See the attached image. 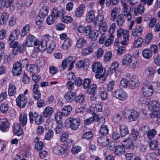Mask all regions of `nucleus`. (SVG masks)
Returning <instances> with one entry per match:
<instances>
[{
  "label": "nucleus",
  "mask_w": 160,
  "mask_h": 160,
  "mask_svg": "<svg viewBox=\"0 0 160 160\" xmlns=\"http://www.w3.org/2000/svg\"><path fill=\"white\" fill-rule=\"evenodd\" d=\"M53 152L55 154L61 155L64 154L66 155L69 152V150L67 146L62 145L55 146L53 148Z\"/></svg>",
  "instance_id": "obj_3"
},
{
  "label": "nucleus",
  "mask_w": 160,
  "mask_h": 160,
  "mask_svg": "<svg viewBox=\"0 0 160 160\" xmlns=\"http://www.w3.org/2000/svg\"><path fill=\"white\" fill-rule=\"evenodd\" d=\"M97 142L101 146H105L109 143V139L107 137L101 136L98 138Z\"/></svg>",
  "instance_id": "obj_19"
},
{
  "label": "nucleus",
  "mask_w": 160,
  "mask_h": 160,
  "mask_svg": "<svg viewBox=\"0 0 160 160\" xmlns=\"http://www.w3.org/2000/svg\"><path fill=\"white\" fill-rule=\"evenodd\" d=\"M119 130L122 137H124L128 134L129 130L127 126L125 124H122L119 126Z\"/></svg>",
  "instance_id": "obj_22"
},
{
  "label": "nucleus",
  "mask_w": 160,
  "mask_h": 160,
  "mask_svg": "<svg viewBox=\"0 0 160 160\" xmlns=\"http://www.w3.org/2000/svg\"><path fill=\"white\" fill-rule=\"evenodd\" d=\"M97 88V86L95 84L91 85L88 88L87 92L89 94H94L95 91Z\"/></svg>",
  "instance_id": "obj_47"
},
{
  "label": "nucleus",
  "mask_w": 160,
  "mask_h": 160,
  "mask_svg": "<svg viewBox=\"0 0 160 160\" xmlns=\"http://www.w3.org/2000/svg\"><path fill=\"white\" fill-rule=\"evenodd\" d=\"M113 38L114 37L113 34H110L109 38L105 41L104 45L107 47L110 46L113 42Z\"/></svg>",
  "instance_id": "obj_59"
},
{
  "label": "nucleus",
  "mask_w": 160,
  "mask_h": 160,
  "mask_svg": "<svg viewBox=\"0 0 160 160\" xmlns=\"http://www.w3.org/2000/svg\"><path fill=\"white\" fill-rule=\"evenodd\" d=\"M16 92V88L15 86L12 84H10L8 89V93L10 96H13Z\"/></svg>",
  "instance_id": "obj_40"
},
{
  "label": "nucleus",
  "mask_w": 160,
  "mask_h": 160,
  "mask_svg": "<svg viewBox=\"0 0 160 160\" xmlns=\"http://www.w3.org/2000/svg\"><path fill=\"white\" fill-rule=\"evenodd\" d=\"M142 91L145 96L150 97L152 95L153 90L150 86L144 85L142 88Z\"/></svg>",
  "instance_id": "obj_13"
},
{
  "label": "nucleus",
  "mask_w": 160,
  "mask_h": 160,
  "mask_svg": "<svg viewBox=\"0 0 160 160\" xmlns=\"http://www.w3.org/2000/svg\"><path fill=\"white\" fill-rule=\"evenodd\" d=\"M30 26L28 24L25 25L23 28L21 33V35L23 37L27 34L30 31Z\"/></svg>",
  "instance_id": "obj_50"
},
{
  "label": "nucleus",
  "mask_w": 160,
  "mask_h": 160,
  "mask_svg": "<svg viewBox=\"0 0 160 160\" xmlns=\"http://www.w3.org/2000/svg\"><path fill=\"white\" fill-rule=\"evenodd\" d=\"M125 151V148L123 145H118L115 149L114 153L117 155H120L124 154Z\"/></svg>",
  "instance_id": "obj_31"
},
{
  "label": "nucleus",
  "mask_w": 160,
  "mask_h": 160,
  "mask_svg": "<svg viewBox=\"0 0 160 160\" xmlns=\"http://www.w3.org/2000/svg\"><path fill=\"white\" fill-rule=\"evenodd\" d=\"M85 5L84 4H81L76 9L75 15L78 18L81 17L83 14L85 10Z\"/></svg>",
  "instance_id": "obj_28"
},
{
  "label": "nucleus",
  "mask_w": 160,
  "mask_h": 160,
  "mask_svg": "<svg viewBox=\"0 0 160 160\" xmlns=\"http://www.w3.org/2000/svg\"><path fill=\"white\" fill-rule=\"evenodd\" d=\"M55 17L53 14L49 15L47 18L46 22L49 25L52 24L55 21Z\"/></svg>",
  "instance_id": "obj_61"
},
{
  "label": "nucleus",
  "mask_w": 160,
  "mask_h": 160,
  "mask_svg": "<svg viewBox=\"0 0 160 160\" xmlns=\"http://www.w3.org/2000/svg\"><path fill=\"white\" fill-rule=\"evenodd\" d=\"M119 64L116 62H113L111 64L109 69V72L112 73L114 72L118 68Z\"/></svg>",
  "instance_id": "obj_55"
},
{
  "label": "nucleus",
  "mask_w": 160,
  "mask_h": 160,
  "mask_svg": "<svg viewBox=\"0 0 160 160\" xmlns=\"http://www.w3.org/2000/svg\"><path fill=\"white\" fill-rule=\"evenodd\" d=\"M123 35V41H121V43L122 45H125L127 43V41L129 39V32L126 30H124Z\"/></svg>",
  "instance_id": "obj_44"
},
{
  "label": "nucleus",
  "mask_w": 160,
  "mask_h": 160,
  "mask_svg": "<svg viewBox=\"0 0 160 160\" xmlns=\"http://www.w3.org/2000/svg\"><path fill=\"white\" fill-rule=\"evenodd\" d=\"M150 114V117L151 118L160 119V111L154 110Z\"/></svg>",
  "instance_id": "obj_54"
},
{
  "label": "nucleus",
  "mask_w": 160,
  "mask_h": 160,
  "mask_svg": "<svg viewBox=\"0 0 160 160\" xmlns=\"http://www.w3.org/2000/svg\"><path fill=\"white\" fill-rule=\"evenodd\" d=\"M24 46L23 44L19 45L15 50H12V53L11 55L15 56L16 55L18 52H19L20 53H22L24 51Z\"/></svg>",
  "instance_id": "obj_34"
},
{
  "label": "nucleus",
  "mask_w": 160,
  "mask_h": 160,
  "mask_svg": "<svg viewBox=\"0 0 160 160\" xmlns=\"http://www.w3.org/2000/svg\"><path fill=\"white\" fill-rule=\"evenodd\" d=\"M22 67L20 62H16L13 65V67L12 71L13 75L15 76H18L21 74Z\"/></svg>",
  "instance_id": "obj_9"
},
{
  "label": "nucleus",
  "mask_w": 160,
  "mask_h": 160,
  "mask_svg": "<svg viewBox=\"0 0 160 160\" xmlns=\"http://www.w3.org/2000/svg\"><path fill=\"white\" fill-rule=\"evenodd\" d=\"M72 110V108L70 105L64 107L62 109V114L64 116H68Z\"/></svg>",
  "instance_id": "obj_41"
},
{
  "label": "nucleus",
  "mask_w": 160,
  "mask_h": 160,
  "mask_svg": "<svg viewBox=\"0 0 160 160\" xmlns=\"http://www.w3.org/2000/svg\"><path fill=\"white\" fill-rule=\"evenodd\" d=\"M113 95L116 98L122 101L126 100L128 97L126 92L121 88L116 89L113 92Z\"/></svg>",
  "instance_id": "obj_6"
},
{
  "label": "nucleus",
  "mask_w": 160,
  "mask_h": 160,
  "mask_svg": "<svg viewBox=\"0 0 160 160\" xmlns=\"http://www.w3.org/2000/svg\"><path fill=\"white\" fill-rule=\"evenodd\" d=\"M158 142L156 140H152L149 143V147L150 149L154 150L158 147Z\"/></svg>",
  "instance_id": "obj_52"
},
{
  "label": "nucleus",
  "mask_w": 160,
  "mask_h": 160,
  "mask_svg": "<svg viewBox=\"0 0 160 160\" xmlns=\"http://www.w3.org/2000/svg\"><path fill=\"white\" fill-rule=\"evenodd\" d=\"M13 130L14 132L18 136L21 135L23 132L20 126L18 123H14L13 127Z\"/></svg>",
  "instance_id": "obj_27"
},
{
  "label": "nucleus",
  "mask_w": 160,
  "mask_h": 160,
  "mask_svg": "<svg viewBox=\"0 0 160 160\" xmlns=\"http://www.w3.org/2000/svg\"><path fill=\"white\" fill-rule=\"evenodd\" d=\"M66 121L70 123V127L73 130L77 129L80 123V120L78 118H69L67 119Z\"/></svg>",
  "instance_id": "obj_8"
},
{
  "label": "nucleus",
  "mask_w": 160,
  "mask_h": 160,
  "mask_svg": "<svg viewBox=\"0 0 160 160\" xmlns=\"http://www.w3.org/2000/svg\"><path fill=\"white\" fill-rule=\"evenodd\" d=\"M100 96L103 100H106L108 98V94L106 88L103 86L100 88Z\"/></svg>",
  "instance_id": "obj_36"
},
{
  "label": "nucleus",
  "mask_w": 160,
  "mask_h": 160,
  "mask_svg": "<svg viewBox=\"0 0 160 160\" xmlns=\"http://www.w3.org/2000/svg\"><path fill=\"white\" fill-rule=\"evenodd\" d=\"M19 35V32L17 30H14L11 34L9 37V40L11 41H14L15 39L17 38Z\"/></svg>",
  "instance_id": "obj_49"
},
{
  "label": "nucleus",
  "mask_w": 160,
  "mask_h": 160,
  "mask_svg": "<svg viewBox=\"0 0 160 160\" xmlns=\"http://www.w3.org/2000/svg\"><path fill=\"white\" fill-rule=\"evenodd\" d=\"M8 109V106L7 104L3 103L1 105L0 107V110L2 113H6Z\"/></svg>",
  "instance_id": "obj_62"
},
{
  "label": "nucleus",
  "mask_w": 160,
  "mask_h": 160,
  "mask_svg": "<svg viewBox=\"0 0 160 160\" xmlns=\"http://www.w3.org/2000/svg\"><path fill=\"white\" fill-rule=\"evenodd\" d=\"M54 132L52 130H49L46 133L44 138L46 140H50L53 137Z\"/></svg>",
  "instance_id": "obj_58"
},
{
  "label": "nucleus",
  "mask_w": 160,
  "mask_h": 160,
  "mask_svg": "<svg viewBox=\"0 0 160 160\" xmlns=\"http://www.w3.org/2000/svg\"><path fill=\"white\" fill-rule=\"evenodd\" d=\"M89 60L86 59L84 61H79L76 64V67L78 68H82L84 70H87L90 65Z\"/></svg>",
  "instance_id": "obj_10"
},
{
  "label": "nucleus",
  "mask_w": 160,
  "mask_h": 160,
  "mask_svg": "<svg viewBox=\"0 0 160 160\" xmlns=\"http://www.w3.org/2000/svg\"><path fill=\"white\" fill-rule=\"evenodd\" d=\"M142 31V29L141 28L140 26H138L132 30V36L134 37H139L141 35Z\"/></svg>",
  "instance_id": "obj_35"
},
{
  "label": "nucleus",
  "mask_w": 160,
  "mask_h": 160,
  "mask_svg": "<svg viewBox=\"0 0 160 160\" xmlns=\"http://www.w3.org/2000/svg\"><path fill=\"white\" fill-rule=\"evenodd\" d=\"M92 71L96 73L95 77L99 79L100 82H103L105 81L107 77L105 70L102 68V65L100 62H96L92 65Z\"/></svg>",
  "instance_id": "obj_1"
},
{
  "label": "nucleus",
  "mask_w": 160,
  "mask_h": 160,
  "mask_svg": "<svg viewBox=\"0 0 160 160\" xmlns=\"http://www.w3.org/2000/svg\"><path fill=\"white\" fill-rule=\"evenodd\" d=\"M143 57L146 59H150L152 56V53L149 48L144 49L142 52Z\"/></svg>",
  "instance_id": "obj_25"
},
{
  "label": "nucleus",
  "mask_w": 160,
  "mask_h": 160,
  "mask_svg": "<svg viewBox=\"0 0 160 160\" xmlns=\"http://www.w3.org/2000/svg\"><path fill=\"white\" fill-rule=\"evenodd\" d=\"M132 59V56L130 54H127L124 56L122 60L123 65H128L131 62Z\"/></svg>",
  "instance_id": "obj_32"
},
{
  "label": "nucleus",
  "mask_w": 160,
  "mask_h": 160,
  "mask_svg": "<svg viewBox=\"0 0 160 160\" xmlns=\"http://www.w3.org/2000/svg\"><path fill=\"white\" fill-rule=\"evenodd\" d=\"M87 43L86 40L82 38H79L77 41L76 47L79 48H81L85 46Z\"/></svg>",
  "instance_id": "obj_29"
},
{
  "label": "nucleus",
  "mask_w": 160,
  "mask_h": 160,
  "mask_svg": "<svg viewBox=\"0 0 160 160\" xmlns=\"http://www.w3.org/2000/svg\"><path fill=\"white\" fill-rule=\"evenodd\" d=\"M19 122L24 127L27 123L28 120V116L26 114L22 113L19 116Z\"/></svg>",
  "instance_id": "obj_30"
},
{
  "label": "nucleus",
  "mask_w": 160,
  "mask_h": 160,
  "mask_svg": "<svg viewBox=\"0 0 160 160\" xmlns=\"http://www.w3.org/2000/svg\"><path fill=\"white\" fill-rule=\"evenodd\" d=\"M39 43V40L36 39L33 35L30 34L27 36L25 44L28 47H32L34 45L37 46Z\"/></svg>",
  "instance_id": "obj_5"
},
{
  "label": "nucleus",
  "mask_w": 160,
  "mask_h": 160,
  "mask_svg": "<svg viewBox=\"0 0 160 160\" xmlns=\"http://www.w3.org/2000/svg\"><path fill=\"white\" fill-rule=\"evenodd\" d=\"M92 133L91 132H88L84 133L82 136L83 139L87 140H90L92 137Z\"/></svg>",
  "instance_id": "obj_60"
},
{
  "label": "nucleus",
  "mask_w": 160,
  "mask_h": 160,
  "mask_svg": "<svg viewBox=\"0 0 160 160\" xmlns=\"http://www.w3.org/2000/svg\"><path fill=\"white\" fill-rule=\"evenodd\" d=\"M138 101L140 104H142V105H148V106L150 102V100L149 98L141 97L139 98Z\"/></svg>",
  "instance_id": "obj_43"
},
{
  "label": "nucleus",
  "mask_w": 160,
  "mask_h": 160,
  "mask_svg": "<svg viewBox=\"0 0 160 160\" xmlns=\"http://www.w3.org/2000/svg\"><path fill=\"white\" fill-rule=\"evenodd\" d=\"M53 108L51 107L48 106L46 107L44 109L42 112L43 117L45 118H48L50 117L53 112Z\"/></svg>",
  "instance_id": "obj_17"
},
{
  "label": "nucleus",
  "mask_w": 160,
  "mask_h": 160,
  "mask_svg": "<svg viewBox=\"0 0 160 160\" xmlns=\"http://www.w3.org/2000/svg\"><path fill=\"white\" fill-rule=\"evenodd\" d=\"M154 74L155 71L153 68L149 67L146 69L145 75L148 77L152 78L154 76Z\"/></svg>",
  "instance_id": "obj_38"
},
{
  "label": "nucleus",
  "mask_w": 160,
  "mask_h": 160,
  "mask_svg": "<svg viewBox=\"0 0 160 160\" xmlns=\"http://www.w3.org/2000/svg\"><path fill=\"white\" fill-rule=\"evenodd\" d=\"M122 142L123 145L125 146V148L127 149H130L132 146L133 143L132 141L128 137L124 139Z\"/></svg>",
  "instance_id": "obj_21"
},
{
  "label": "nucleus",
  "mask_w": 160,
  "mask_h": 160,
  "mask_svg": "<svg viewBox=\"0 0 160 160\" xmlns=\"http://www.w3.org/2000/svg\"><path fill=\"white\" fill-rule=\"evenodd\" d=\"M76 94L74 92L70 91L67 92L65 95V98L68 102H72L75 98Z\"/></svg>",
  "instance_id": "obj_15"
},
{
  "label": "nucleus",
  "mask_w": 160,
  "mask_h": 160,
  "mask_svg": "<svg viewBox=\"0 0 160 160\" xmlns=\"http://www.w3.org/2000/svg\"><path fill=\"white\" fill-rule=\"evenodd\" d=\"M97 13L93 10H91L87 13L86 16V20L88 22H92L96 18Z\"/></svg>",
  "instance_id": "obj_12"
},
{
  "label": "nucleus",
  "mask_w": 160,
  "mask_h": 160,
  "mask_svg": "<svg viewBox=\"0 0 160 160\" xmlns=\"http://www.w3.org/2000/svg\"><path fill=\"white\" fill-rule=\"evenodd\" d=\"M52 12L55 18L62 17L64 15L65 13V12L62 9L58 10L57 8H54L52 10Z\"/></svg>",
  "instance_id": "obj_23"
},
{
  "label": "nucleus",
  "mask_w": 160,
  "mask_h": 160,
  "mask_svg": "<svg viewBox=\"0 0 160 160\" xmlns=\"http://www.w3.org/2000/svg\"><path fill=\"white\" fill-rule=\"evenodd\" d=\"M145 8L142 4L139 5L138 6L134 8V14L135 16L142 14L144 11Z\"/></svg>",
  "instance_id": "obj_24"
},
{
  "label": "nucleus",
  "mask_w": 160,
  "mask_h": 160,
  "mask_svg": "<svg viewBox=\"0 0 160 160\" xmlns=\"http://www.w3.org/2000/svg\"><path fill=\"white\" fill-rule=\"evenodd\" d=\"M122 117L120 114L116 113L112 118V121L117 123L119 122L122 119Z\"/></svg>",
  "instance_id": "obj_57"
},
{
  "label": "nucleus",
  "mask_w": 160,
  "mask_h": 160,
  "mask_svg": "<svg viewBox=\"0 0 160 160\" xmlns=\"http://www.w3.org/2000/svg\"><path fill=\"white\" fill-rule=\"evenodd\" d=\"M117 23L119 27L122 26L124 22V16L123 14L118 15L116 18Z\"/></svg>",
  "instance_id": "obj_45"
},
{
  "label": "nucleus",
  "mask_w": 160,
  "mask_h": 160,
  "mask_svg": "<svg viewBox=\"0 0 160 160\" xmlns=\"http://www.w3.org/2000/svg\"><path fill=\"white\" fill-rule=\"evenodd\" d=\"M16 102L18 106L20 108H23L26 105L27 99L24 95L21 94L17 98Z\"/></svg>",
  "instance_id": "obj_11"
},
{
  "label": "nucleus",
  "mask_w": 160,
  "mask_h": 160,
  "mask_svg": "<svg viewBox=\"0 0 160 160\" xmlns=\"http://www.w3.org/2000/svg\"><path fill=\"white\" fill-rule=\"evenodd\" d=\"M30 122L32 123L34 121L35 124L40 125L42 124L43 121V117L41 115L35 112L33 114L32 113L30 112L29 113Z\"/></svg>",
  "instance_id": "obj_2"
},
{
  "label": "nucleus",
  "mask_w": 160,
  "mask_h": 160,
  "mask_svg": "<svg viewBox=\"0 0 160 160\" xmlns=\"http://www.w3.org/2000/svg\"><path fill=\"white\" fill-rule=\"evenodd\" d=\"M121 5L123 7V16H124L127 20L129 21L132 18L131 14V8L127 5L126 3L123 1H121Z\"/></svg>",
  "instance_id": "obj_4"
},
{
  "label": "nucleus",
  "mask_w": 160,
  "mask_h": 160,
  "mask_svg": "<svg viewBox=\"0 0 160 160\" xmlns=\"http://www.w3.org/2000/svg\"><path fill=\"white\" fill-rule=\"evenodd\" d=\"M72 43L71 39L69 38H67L64 41L62 47L63 49H67L71 46Z\"/></svg>",
  "instance_id": "obj_39"
},
{
  "label": "nucleus",
  "mask_w": 160,
  "mask_h": 160,
  "mask_svg": "<svg viewBox=\"0 0 160 160\" xmlns=\"http://www.w3.org/2000/svg\"><path fill=\"white\" fill-rule=\"evenodd\" d=\"M44 131V128L42 126L38 125L36 129V133L39 136L42 135Z\"/></svg>",
  "instance_id": "obj_64"
},
{
  "label": "nucleus",
  "mask_w": 160,
  "mask_h": 160,
  "mask_svg": "<svg viewBox=\"0 0 160 160\" xmlns=\"http://www.w3.org/2000/svg\"><path fill=\"white\" fill-rule=\"evenodd\" d=\"M139 84V79L137 76H133L129 82V87L131 89H134Z\"/></svg>",
  "instance_id": "obj_14"
},
{
  "label": "nucleus",
  "mask_w": 160,
  "mask_h": 160,
  "mask_svg": "<svg viewBox=\"0 0 160 160\" xmlns=\"http://www.w3.org/2000/svg\"><path fill=\"white\" fill-rule=\"evenodd\" d=\"M139 132L138 131L135 129H132L131 131V136L134 140H136L138 137Z\"/></svg>",
  "instance_id": "obj_63"
},
{
  "label": "nucleus",
  "mask_w": 160,
  "mask_h": 160,
  "mask_svg": "<svg viewBox=\"0 0 160 160\" xmlns=\"http://www.w3.org/2000/svg\"><path fill=\"white\" fill-rule=\"evenodd\" d=\"M29 71L31 73H36L39 71V68L34 64H31L29 68Z\"/></svg>",
  "instance_id": "obj_56"
},
{
  "label": "nucleus",
  "mask_w": 160,
  "mask_h": 160,
  "mask_svg": "<svg viewBox=\"0 0 160 160\" xmlns=\"http://www.w3.org/2000/svg\"><path fill=\"white\" fill-rule=\"evenodd\" d=\"M100 133L103 135H106L108 133V130L107 125H102L100 129Z\"/></svg>",
  "instance_id": "obj_53"
},
{
  "label": "nucleus",
  "mask_w": 160,
  "mask_h": 160,
  "mask_svg": "<svg viewBox=\"0 0 160 160\" xmlns=\"http://www.w3.org/2000/svg\"><path fill=\"white\" fill-rule=\"evenodd\" d=\"M9 127V123L6 118H0V128L1 131L4 132Z\"/></svg>",
  "instance_id": "obj_16"
},
{
  "label": "nucleus",
  "mask_w": 160,
  "mask_h": 160,
  "mask_svg": "<svg viewBox=\"0 0 160 160\" xmlns=\"http://www.w3.org/2000/svg\"><path fill=\"white\" fill-rule=\"evenodd\" d=\"M143 43V40L141 37L138 38L134 42V46L135 48H140L142 45Z\"/></svg>",
  "instance_id": "obj_48"
},
{
  "label": "nucleus",
  "mask_w": 160,
  "mask_h": 160,
  "mask_svg": "<svg viewBox=\"0 0 160 160\" xmlns=\"http://www.w3.org/2000/svg\"><path fill=\"white\" fill-rule=\"evenodd\" d=\"M124 112L125 113H129L128 117L130 122L135 121L137 119L139 116V113L135 110L130 111L128 109H126Z\"/></svg>",
  "instance_id": "obj_7"
},
{
  "label": "nucleus",
  "mask_w": 160,
  "mask_h": 160,
  "mask_svg": "<svg viewBox=\"0 0 160 160\" xmlns=\"http://www.w3.org/2000/svg\"><path fill=\"white\" fill-rule=\"evenodd\" d=\"M99 34V32L97 30H93L90 32L89 38L91 39L95 40L97 39Z\"/></svg>",
  "instance_id": "obj_46"
},
{
  "label": "nucleus",
  "mask_w": 160,
  "mask_h": 160,
  "mask_svg": "<svg viewBox=\"0 0 160 160\" xmlns=\"http://www.w3.org/2000/svg\"><path fill=\"white\" fill-rule=\"evenodd\" d=\"M92 51V48L91 47L89 46L83 48L82 50V52L83 55L86 56L90 54Z\"/></svg>",
  "instance_id": "obj_51"
},
{
  "label": "nucleus",
  "mask_w": 160,
  "mask_h": 160,
  "mask_svg": "<svg viewBox=\"0 0 160 160\" xmlns=\"http://www.w3.org/2000/svg\"><path fill=\"white\" fill-rule=\"evenodd\" d=\"M118 12V8L114 7L112 10L110 14V19L111 21H114L117 17Z\"/></svg>",
  "instance_id": "obj_42"
},
{
  "label": "nucleus",
  "mask_w": 160,
  "mask_h": 160,
  "mask_svg": "<svg viewBox=\"0 0 160 160\" xmlns=\"http://www.w3.org/2000/svg\"><path fill=\"white\" fill-rule=\"evenodd\" d=\"M92 28L90 26L84 27L82 25H80L78 28V31L80 33H89L92 31Z\"/></svg>",
  "instance_id": "obj_18"
},
{
  "label": "nucleus",
  "mask_w": 160,
  "mask_h": 160,
  "mask_svg": "<svg viewBox=\"0 0 160 160\" xmlns=\"http://www.w3.org/2000/svg\"><path fill=\"white\" fill-rule=\"evenodd\" d=\"M38 85L36 83L35 84L33 87V95L35 99L37 100L39 99L41 97V93L38 90Z\"/></svg>",
  "instance_id": "obj_26"
},
{
  "label": "nucleus",
  "mask_w": 160,
  "mask_h": 160,
  "mask_svg": "<svg viewBox=\"0 0 160 160\" xmlns=\"http://www.w3.org/2000/svg\"><path fill=\"white\" fill-rule=\"evenodd\" d=\"M49 8L46 6L43 7L41 9L39 13V16L41 18H43L48 14Z\"/></svg>",
  "instance_id": "obj_37"
},
{
  "label": "nucleus",
  "mask_w": 160,
  "mask_h": 160,
  "mask_svg": "<svg viewBox=\"0 0 160 160\" xmlns=\"http://www.w3.org/2000/svg\"><path fill=\"white\" fill-rule=\"evenodd\" d=\"M149 109L152 111L157 110L160 108V104L157 101H153L150 102L148 106Z\"/></svg>",
  "instance_id": "obj_20"
},
{
  "label": "nucleus",
  "mask_w": 160,
  "mask_h": 160,
  "mask_svg": "<svg viewBox=\"0 0 160 160\" xmlns=\"http://www.w3.org/2000/svg\"><path fill=\"white\" fill-rule=\"evenodd\" d=\"M8 14L6 12L2 13L1 17L0 19V24L1 25L5 24L8 18Z\"/></svg>",
  "instance_id": "obj_33"
}]
</instances>
